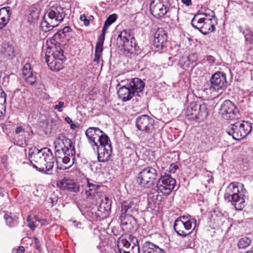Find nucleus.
<instances>
[{"mask_svg":"<svg viewBox=\"0 0 253 253\" xmlns=\"http://www.w3.org/2000/svg\"><path fill=\"white\" fill-rule=\"evenodd\" d=\"M208 85L209 89L212 91H219L225 89L227 85L226 74L219 71L212 74Z\"/></svg>","mask_w":253,"mask_h":253,"instance_id":"13","label":"nucleus"},{"mask_svg":"<svg viewBox=\"0 0 253 253\" xmlns=\"http://www.w3.org/2000/svg\"><path fill=\"white\" fill-rule=\"evenodd\" d=\"M252 243V240L248 237H244L240 239L238 242V247L240 249H244L248 247Z\"/></svg>","mask_w":253,"mask_h":253,"instance_id":"32","label":"nucleus"},{"mask_svg":"<svg viewBox=\"0 0 253 253\" xmlns=\"http://www.w3.org/2000/svg\"><path fill=\"white\" fill-rule=\"evenodd\" d=\"M55 156L56 160L57 165L60 163V160L65 155V152L63 149H55Z\"/></svg>","mask_w":253,"mask_h":253,"instance_id":"39","label":"nucleus"},{"mask_svg":"<svg viewBox=\"0 0 253 253\" xmlns=\"http://www.w3.org/2000/svg\"><path fill=\"white\" fill-rule=\"evenodd\" d=\"M170 0H159V3H162L165 5V6H169L171 5V3L170 2Z\"/></svg>","mask_w":253,"mask_h":253,"instance_id":"58","label":"nucleus"},{"mask_svg":"<svg viewBox=\"0 0 253 253\" xmlns=\"http://www.w3.org/2000/svg\"><path fill=\"white\" fill-rule=\"evenodd\" d=\"M189 60L188 56H183L182 57L180 60V63L182 64L183 68L185 69L188 68L190 66L191 63Z\"/></svg>","mask_w":253,"mask_h":253,"instance_id":"45","label":"nucleus"},{"mask_svg":"<svg viewBox=\"0 0 253 253\" xmlns=\"http://www.w3.org/2000/svg\"><path fill=\"white\" fill-rule=\"evenodd\" d=\"M196 15H198V17L199 16H205V18H212V19H214L215 17V14L213 11H211V13H208V12H199Z\"/></svg>","mask_w":253,"mask_h":253,"instance_id":"46","label":"nucleus"},{"mask_svg":"<svg viewBox=\"0 0 253 253\" xmlns=\"http://www.w3.org/2000/svg\"><path fill=\"white\" fill-rule=\"evenodd\" d=\"M111 202L108 197H105V201H103L100 205V209H103L104 211H109L111 209Z\"/></svg>","mask_w":253,"mask_h":253,"instance_id":"38","label":"nucleus"},{"mask_svg":"<svg viewBox=\"0 0 253 253\" xmlns=\"http://www.w3.org/2000/svg\"><path fill=\"white\" fill-rule=\"evenodd\" d=\"M219 113L225 120H233L239 118V111L235 105L229 100H225L221 105Z\"/></svg>","mask_w":253,"mask_h":253,"instance_id":"12","label":"nucleus"},{"mask_svg":"<svg viewBox=\"0 0 253 253\" xmlns=\"http://www.w3.org/2000/svg\"><path fill=\"white\" fill-rule=\"evenodd\" d=\"M28 226L33 231L37 227V225L35 224V222L31 219H30V216H29L27 218Z\"/></svg>","mask_w":253,"mask_h":253,"instance_id":"52","label":"nucleus"},{"mask_svg":"<svg viewBox=\"0 0 253 253\" xmlns=\"http://www.w3.org/2000/svg\"><path fill=\"white\" fill-rule=\"evenodd\" d=\"M97 152V159L99 162L104 163L108 161L112 152V147L110 140L109 142L101 143L95 146V150Z\"/></svg>","mask_w":253,"mask_h":253,"instance_id":"15","label":"nucleus"},{"mask_svg":"<svg viewBox=\"0 0 253 253\" xmlns=\"http://www.w3.org/2000/svg\"><path fill=\"white\" fill-rule=\"evenodd\" d=\"M103 43H101L100 42H97L96 44L95 47V53H99L102 54L103 50Z\"/></svg>","mask_w":253,"mask_h":253,"instance_id":"47","label":"nucleus"},{"mask_svg":"<svg viewBox=\"0 0 253 253\" xmlns=\"http://www.w3.org/2000/svg\"><path fill=\"white\" fill-rule=\"evenodd\" d=\"M46 148L39 150L36 148H30L29 151V159L33 166L37 170L45 173V156Z\"/></svg>","mask_w":253,"mask_h":253,"instance_id":"8","label":"nucleus"},{"mask_svg":"<svg viewBox=\"0 0 253 253\" xmlns=\"http://www.w3.org/2000/svg\"><path fill=\"white\" fill-rule=\"evenodd\" d=\"M129 253H140L139 246L134 243L131 249L129 250Z\"/></svg>","mask_w":253,"mask_h":253,"instance_id":"51","label":"nucleus"},{"mask_svg":"<svg viewBox=\"0 0 253 253\" xmlns=\"http://www.w3.org/2000/svg\"><path fill=\"white\" fill-rule=\"evenodd\" d=\"M61 125V120L58 118H52L47 124L46 131L49 133L55 132Z\"/></svg>","mask_w":253,"mask_h":253,"instance_id":"27","label":"nucleus"},{"mask_svg":"<svg viewBox=\"0 0 253 253\" xmlns=\"http://www.w3.org/2000/svg\"><path fill=\"white\" fill-rule=\"evenodd\" d=\"M40 13L39 6L34 4L30 6L28 9V21L33 22L34 20L38 19Z\"/></svg>","mask_w":253,"mask_h":253,"instance_id":"26","label":"nucleus"},{"mask_svg":"<svg viewBox=\"0 0 253 253\" xmlns=\"http://www.w3.org/2000/svg\"><path fill=\"white\" fill-rule=\"evenodd\" d=\"M21 132H25L24 128L23 127L21 126L17 127L16 129H15V133L16 134H18L20 133Z\"/></svg>","mask_w":253,"mask_h":253,"instance_id":"60","label":"nucleus"},{"mask_svg":"<svg viewBox=\"0 0 253 253\" xmlns=\"http://www.w3.org/2000/svg\"><path fill=\"white\" fill-rule=\"evenodd\" d=\"M24 79L27 83L32 85H34L37 82L36 77L33 73L31 74L30 76L26 77Z\"/></svg>","mask_w":253,"mask_h":253,"instance_id":"44","label":"nucleus"},{"mask_svg":"<svg viewBox=\"0 0 253 253\" xmlns=\"http://www.w3.org/2000/svg\"><path fill=\"white\" fill-rule=\"evenodd\" d=\"M196 225V220L191 216H181L178 217L174 223L173 229L175 232L182 237H186L191 234V231L187 233L193 228L194 229Z\"/></svg>","mask_w":253,"mask_h":253,"instance_id":"7","label":"nucleus"},{"mask_svg":"<svg viewBox=\"0 0 253 253\" xmlns=\"http://www.w3.org/2000/svg\"><path fill=\"white\" fill-rule=\"evenodd\" d=\"M137 128L144 132L150 134L154 130V120L147 115L138 116L135 121Z\"/></svg>","mask_w":253,"mask_h":253,"instance_id":"14","label":"nucleus"},{"mask_svg":"<svg viewBox=\"0 0 253 253\" xmlns=\"http://www.w3.org/2000/svg\"><path fill=\"white\" fill-rule=\"evenodd\" d=\"M130 246V243L125 239L123 237H120L118 242V248H129Z\"/></svg>","mask_w":253,"mask_h":253,"instance_id":"36","label":"nucleus"},{"mask_svg":"<svg viewBox=\"0 0 253 253\" xmlns=\"http://www.w3.org/2000/svg\"><path fill=\"white\" fill-rule=\"evenodd\" d=\"M131 31L130 30H124L121 32V33H122V35L123 37L122 43H124L125 42H127V41L129 40L128 37L130 38V37L132 36V35L131 34Z\"/></svg>","mask_w":253,"mask_h":253,"instance_id":"42","label":"nucleus"},{"mask_svg":"<svg viewBox=\"0 0 253 253\" xmlns=\"http://www.w3.org/2000/svg\"><path fill=\"white\" fill-rule=\"evenodd\" d=\"M65 139H66V136L62 134L57 136L53 143L55 149L64 150Z\"/></svg>","mask_w":253,"mask_h":253,"instance_id":"31","label":"nucleus"},{"mask_svg":"<svg viewBox=\"0 0 253 253\" xmlns=\"http://www.w3.org/2000/svg\"><path fill=\"white\" fill-rule=\"evenodd\" d=\"M205 142L209 146L214 147L216 146L218 142V138L212 135H207L205 140Z\"/></svg>","mask_w":253,"mask_h":253,"instance_id":"33","label":"nucleus"},{"mask_svg":"<svg viewBox=\"0 0 253 253\" xmlns=\"http://www.w3.org/2000/svg\"><path fill=\"white\" fill-rule=\"evenodd\" d=\"M120 253H129V248H118Z\"/></svg>","mask_w":253,"mask_h":253,"instance_id":"63","label":"nucleus"},{"mask_svg":"<svg viewBox=\"0 0 253 253\" xmlns=\"http://www.w3.org/2000/svg\"><path fill=\"white\" fill-rule=\"evenodd\" d=\"M176 184L174 178L168 174L165 173L161 174L160 178L157 182V191L164 195H169L173 190Z\"/></svg>","mask_w":253,"mask_h":253,"instance_id":"11","label":"nucleus"},{"mask_svg":"<svg viewBox=\"0 0 253 253\" xmlns=\"http://www.w3.org/2000/svg\"><path fill=\"white\" fill-rule=\"evenodd\" d=\"M129 40L127 41L124 43H121V45L124 47L125 50L127 51L128 52L133 53L135 51L136 53L138 54L140 51V49L136 43V40L133 36L129 38Z\"/></svg>","mask_w":253,"mask_h":253,"instance_id":"22","label":"nucleus"},{"mask_svg":"<svg viewBox=\"0 0 253 253\" xmlns=\"http://www.w3.org/2000/svg\"><path fill=\"white\" fill-rule=\"evenodd\" d=\"M64 103L62 101H59L58 104L54 106L53 108L57 110L59 112H61L63 111L62 108L63 107Z\"/></svg>","mask_w":253,"mask_h":253,"instance_id":"53","label":"nucleus"},{"mask_svg":"<svg viewBox=\"0 0 253 253\" xmlns=\"http://www.w3.org/2000/svg\"><path fill=\"white\" fill-rule=\"evenodd\" d=\"M188 119L203 121L207 118L209 113L207 106L205 103L192 102L187 107L185 112Z\"/></svg>","mask_w":253,"mask_h":253,"instance_id":"6","label":"nucleus"},{"mask_svg":"<svg viewBox=\"0 0 253 253\" xmlns=\"http://www.w3.org/2000/svg\"><path fill=\"white\" fill-rule=\"evenodd\" d=\"M252 124L249 122H237L231 124L226 129V132L236 140L245 137L252 131Z\"/></svg>","mask_w":253,"mask_h":253,"instance_id":"4","label":"nucleus"},{"mask_svg":"<svg viewBox=\"0 0 253 253\" xmlns=\"http://www.w3.org/2000/svg\"><path fill=\"white\" fill-rule=\"evenodd\" d=\"M107 29L103 27L102 33L99 36L98 42L103 43L105 40V36Z\"/></svg>","mask_w":253,"mask_h":253,"instance_id":"50","label":"nucleus"},{"mask_svg":"<svg viewBox=\"0 0 253 253\" xmlns=\"http://www.w3.org/2000/svg\"><path fill=\"white\" fill-rule=\"evenodd\" d=\"M126 84L121 86L117 91L119 98L125 102L130 100L135 95L140 96L145 85L140 79L134 78L127 80Z\"/></svg>","mask_w":253,"mask_h":253,"instance_id":"3","label":"nucleus"},{"mask_svg":"<svg viewBox=\"0 0 253 253\" xmlns=\"http://www.w3.org/2000/svg\"><path fill=\"white\" fill-rule=\"evenodd\" d=\"M45 61L50 69L54 71H59L62 69L64 65L62 60L58 59H51L50 56L45 55Z\"/></svg>","mask_w":253,"mask_h":253,"instance_id":"23","label":"nucleus"},{"mask_svg":"<svg viewBox=\"0 0 253 253\" xmlns=\"http://www.w3.org/2000/svg\"><path fill=\"white\" fill-rule=\"evenodd\" d=\"M66 16L64 9L58 5L48 8L41 23L43 31L46 32L58 26Z\"/></svg>","mask_w":253,"mask_h":253,"instance_id":"2","label":"nucleus"},{"mask_svg":"<svg viewBox=\"0 0 253 253\" xmlns=\"http://www.w3.org/2000/svg\"><path fill=\"white\" fill-rule=\"evenodd\" d=\"M45 153L47 156H45V169L46 172L45 173L49 174L48 172L53 169L54 162V158L51 150L49 148H46Z\"/></svg>","mask_w":253,"mask_h":253,"instance_id":"24","label":"nucleus"},{"mask_svg":"<svg viewBox=\"0 0 253 253\" xmlns=\"http://www.w3.org/2000/svg\"><path fill=\"white\" fill-rule=\"evenodd\" d=\"M6 94L2 90V88H0V106L2 107L3 111L5 112V106L4 104L6 103Z\"/></svg>","mask_w":253,"mask_h":253,"instance_id":"37","label":"nucleus"},{"mask_svg":"<svg viewBox=\"0 0 253 253\" xmlns=\"http://www.w3.org/2000/svg\"><path fill=\"white\" fill-rule=\"evenodd\" d=\"M99 187V186L91 183L88 181L87 182V188H91L93 191V192L96 193V191Z\"/></svg>","mask_w":253,"mask_h":253,"instance_id":"56","label":"nucleus"},{"mask_svg":"<svg viewBox=\"0 0 253 253\" xmlns=\"http://www.w3.org/2000/svg\"><path fill=\"white\" fill-rule=\"evenodd\" d=\"M247 193L244 185L240 182H233L229 184L224 193V199L230 202L236 210L241 211L245 207V195Z\"/></svg>","mask_w":253,"mask_h":253,"instance_id":"1","label":"nucleus"},{"mask_svg":"<svg viewBox=\"0 0 253 253\" xmlns=\"http://www.w3.org/2000/svg\"><path fill=\"white\" fill-rule=\"evenodd\" d=\"M169 171L170 173H174L176 170L178 169V166L172 164L170 165Z\"/></svg>","mask_w":253,"mask_h":253,"instance_id":"57","label":"nucleus"},{"mask_svg":"<svg viewBox=\"0 0 253 253\" xmlns=\"http://www.w3.org/2000/svg\"><path fill=\"white\" fill-rule=\"evenodd\" d=\"M62 162L65 165H68L67 166H64L59 164L57 165V168L59 169H66L71 167L74 164L73 160L71 156L68 155H65L60 160V163Z\"/></svg>","mask_w":253,"mask_h":253,"instance_id":"29","label":"nucleus"},{"mask_svg":"<svg viewBox=\"0 0 253 253\" xmlns=\"http://www.w3.org/2000/svg\"><path fill=\"white\" fill-rule=\"evenodd\" d=\"M35 244L36 246L37 250H40L41 248V244L40 240L36 237H34Z\"/></svg>","mask_w":253,"mask_h":253,"instance_id":"61","label":"nucleus"},{"mask_svg":"<svg viewBox=\"0 0 253 253\" xmlns=\"http://www.w3.org/2000/svg\"><path fill=\"white\" fill-rule=\"evenodd\" d=\"M64 150L65 152V154H67L68 156H71L73 160L75 159L76 151L74 146L73 145L71 140L66 137V139L64 140Z\"/></svg>","mask_w":253,"mask_h":253,"instance_id":"25","label":"nucleus"},{"mask_svg":"<svg viewBox=\"0 0 253 253\" xmlns=\"http://www.w3.org/2000/svg\"><path fill=\"white\" fill-rule=\"evenodd\" d=\"M117 17V15L115 13L109 15L104 22L103 28L108 29L109 27L116 21Z\"/></svg>","mask_w":253,"mask_h":253,"instance_id":"34","label":"nucleus"},{"mask_svg":"<svg viewBox=\"0 0 253 253\" xmlns=\"http://www.w3.org/2000/svg\"><path fill=\"white\" fill-rule=\"evenodd\" d=\"M4 213L3 217L7 226L12 227L18 224V218L15 214L5 211Z\"/></svg>","mask_w":253,"mask_h":253,"instance_id":"28","label":"nucleus"},{"mask_svg":"<svg viewBox=\"0 0 253 253\" xmlns=\"http://www.w3.org/2000/svg\"><path fill=\"white\" fill-rule=\"evenodd\" d=\"M167 34L163 28H158L153 40V45L157 48L163 49L167 41Z\"/></svg>","mask_w":253,"mask_h":253,"instance_id":"18","label":"nucleus"},{"mask_svg":"<svg viewBox=\"0 0 253 253\" xmlns=\"http://www.w3.org/2000/svg\"><path fill=\"white\" fill-rule=\"evenodd\" d=\"M57 186L64 191L70 192L78 193L80 190V184L73 179L64 177L57 182Z\"/></svg>","mask_w":253,"mask_h":253,"instance_id":"16","label":"nucleus"},{"mask_svg":"<svg viewBox=\"0 0 253 253\" xmlns=\"http://www.w3.org/2000/svg\"><path fill=\"white\" fill-rule=\"evenodd\" d=\"M120 219L121 225L126 226V228L128 230H131L138 225V221L134 217V215L121 214Z\"/></svg>","mask_w":253,"mask_h":253,"instance_id":"19","label":"nucleus"},{"mask_svg":"<svg viewBox=\"0 0 253 253\" xmlns=\"http://www.w3.org/2000/svg\"><path fill=\"white\" fill-rule=\"evenodd\" d=\"M169 6H165V5L162 3H155V0L152 1L150 5L151 13L157 18L164 16L169 11Z\"/></svg>","mask_w":253,"mask_h":253,"instance_id":"17","label":"nucleus"},{"mask_svg":"<svg viewBox=\"0 0 253 253\" xmlns=\"http://www.w3.org/2000/svg\"><path fill=\"white\" fill-rule=\"evenodd\" d=\"M207 60L210 63H214L215 62V58L211 55H208L207 56Z\"/></svg>","mask_w":253,"mask_h":253,"instance_id":"64","label":"nucleus"},{"mask_svg":"<svg viewBox=\"0 0 253 253\" xmlns=\"http://www.w3.org/2000/svg\"><path fill=\"white\" fill-rule=\"evenodd\" d=\"M51 59H58L62 61H64L66 59L65 57L63 55V51L60 49L59 50H56L55 51L52 56H50Z\"/></svg>","mask_w":253,"mask_h":253,"instance_id":"35","label":"nucleus"},{"mask_svg":"<svg viewBox=\"0 0 253 253\" xmlns=\"http://www.w3.org/2000/svg\"><path fill=\"white\" fill-rule=\"evenodd\" d=\"M246 41L249 43H251L253 40V35L250 30L247 29L246 31H243Z\"/></svg>","mask_w":253,"mask_h":253,"instance_id":"43","label":"nucleus"},{"mask_svg":"<svg viewBox=\"0 0 253 253\" xmlns=\"http://www.w3.org/2000/svg\"><path fill=\"white\" fill-rule=\"evenodd\" d=\"M26 140L24 139V141L23 140H17L16 137H14L12 139V142L13 143L14 145L18 146H22L24 144H26Z\"/></svg>","mask_w":253,"mask_h":253,"instance_id":"49","label":"nucleus"},{"mask_svg":"<svg viewBox=\"0 0 253 253\" xmlns=\"http://www.w3.org/2000/svg\"><path fill=\"white\" fill-rule=\"evenodd\" d=\"M65 38L62 34V32L61 30H59L56 33H55L54 36L52 37V41H53L54 42H51L52 43H54L55 45L57 44V42H58L57 41V40H60L62 39H64Z\"/></svg>","mask_w":253,"mask_h":253,"instance_id":"41","label":"nucleus"},{"mask_svg":"<svg viewBox=\"0 0 253 253\" xmlns=\"http://www.w3.org/2000/svg\"><path fill=\"white\" fill-rule=\"evenodd\" d=\"M12 13L11 8L9 6L4 7L0 9V20L2 23H4L5 24L9 20L10 15Z\"/></svg>","mask_w":253,"mask_h":253,"instance_id":"30","label":"nucleus"},{"mask_svg":"<svg viewBox=\"0 0 253 253\" xmlns=\"http://www.w3.org/2000/svg\"><path fill=\"white\" fill-rule=\"evenodd\" d=\"M61 31L65 37H69L70 33L72 31V29L70 26H66L61 30Z\"/></svg>","mask_w":253,"mask_h":253,"instance_id":"48","label":"nucleus"},{"mask_svg":"<svg viewBox=\"0 0 253 253\" xmlns=\"http://www.w3.org/2000/svg\"><path fill=\"white\" fill-rule=\"evenodd\" d=\"M143 253H166V251L150 242H145L142 246Z\"/></svg>","mask_w":253,"mask_h":253,"instance_id":"21","label":"nucleus"},{"mask_svg":"<svg viewBox=\"0 0 253 253\" xmlns=\"http://www.w3.org/2000/svg\"><path fill=\"white\" fill-rule=\"evenodd\" d=\"M122 214L134 215L138 213L136 204L132 200H128L121 202Z\"/></svg>","mask_w":253,"mask_h":253,"instance_id":"20","label":"nucleus"},{"mask_svg":"<svg viewBox=\"0 0 253 253\" xmlns=\"http://www.w3.org/2000/svg\"><path fill=\"white\" fill-rule=\"evenodd\" d=\"M85 194L87 197H89L95 194V192L91 188H88L85 190Z\"/></svg>","mask_w":253,"mask_h":253,"instance_id":"59","label":"nucleus"},{"mask_svg":"<svg viewBox=\"0 0 253 253\" xmlns=\"http://www.w3.org/2000/svg\"><path fill=\"white\" fill-rule=\"evenodd\" d=\"M214 20L212 18L199 17L198 15H195L192 19L191 24L194 29L206 35L215 31Z\"/></svg>","mask_w":253,"mask_h":253,"instance_id":"9","label":"nucleus"},{"mask_svg":"<svg viewBox=\"0 0 253 253\" xmlns=\"http://www.w3.org/2000/svg\"><path fill=\"white\" fill-rule=\"evenodd\" d=\"M85 135L89 143L95 151V146H97L98 143L109 142L110 138L108 136L97 127H89L85 131Z\"/></svg>","mask_w":253,"mask_h":253,"instance_id":"10","label":"nucleus"},{"mask_svg":"<svg viewBox=\"0 0 253 253\" xmlns=\"http://www.w3.org/2000/svg\"><path fill=\"white\" fill-rule=\"evenodd\" d=\"M157 170L153 167H147L142 169L136 177V183L145 188L153 186L158 177Z\"/></svg>","mask_w":253,"mask_h":253,"instance_id":"5","label":"nucleus"},{"mask_svg":"<svg viewBox=\"0 0 253 253\" xmlns=\"http://www.w3.org/2000/svg\"><path fill=\"white\" fill-rule=\"evenodd\" d=\"M102 54L95 53L94 62H96L97 64L99 63L100 58Z\"/></svg>","mask_w":253,"mask_h":253,"instance_id":"62","label":"nucleus"},{"mask_svg":"<svg viewBox=\"0 0 253 253\" xmlns=\"http://www.w3.org/2000/svg\"><path fill=\"white\" fill-rule=\"evenodd\" d=\"M23 76L24 79L28 76H30L32 74L31 71V64L29 63H26L22 70Z\"/></svg>","mask_w":253,"mask_h":253,"instance_id":"40","label":"nucleus"},{"mask_svg":"<svg viewBox=\"0 0 253 253\" xmlns=\"http://www.w3.org/2000/svg\"><path fill=\"white\" fill-rule=\"evenodd\" d=\"M80 19L81 21H84L85 26H87L89 25V20L86 18L84 14L81 15Z\"/></svg>","mask_w":253,"mask_h":253,"instance_id":"55","label":"nucleus"},{"mask_svg":"<svg viewBox=\"0 0 253 253\" xmlns=\"http://www.w3.org/2000/svg\"><path fill=\"white\" fill-rule=\"evenodd\" d=\"M188 58L190 59V61L191 64H193L196 62L197 59V55L196 53H193L187 56Z\"/></svg>","mask_w":253,"mask_h":253,"instance_id":"54","label":"nucleus"}]
</instances>
